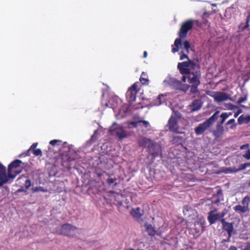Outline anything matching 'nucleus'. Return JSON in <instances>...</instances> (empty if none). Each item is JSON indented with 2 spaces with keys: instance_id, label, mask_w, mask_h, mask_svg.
<instances>
[{
  "instance_id": "nucleus-1",
  "label": "nucleus",
  "mask_w": 250,
  "mask_h": 250,
  "mask_svg": "<svg viewBox=\"0 0 250 250\" xmlns=\"http://www.w3.org/2000/svg\"><path fill=\"white\" fill-rule=\"evenodd\" d=\"M22 161L16 159L12 162L8 166V174H6V167L0 162V187L8 182L10 179H14L17 175L19 174L21 171H17L15 174H12L13 168L19 167Z\"/></svg>"
},
{
  "instance_id": "nucleus-2",
  "label": "nucleus",
  "mask_w": 250,
  "mask_h": 250,
  "mask_svg": "<svg viewBox=\"0 0 250 250\" xmlns=\"http://www.w3.org/2000/svg\"><path fill=\"white\" fill-rule=\"evenodd\" d=\"M193 26V21L192 19L187 20L182 23L178 33L179 38L175 40L174 43L175 47L172 48V53H175L179 51V48L181 47L182 45V39L187 37L188 32L192 28Z\"/></svg>"
},
{
  "instance_id": "nucleus-3",
  "label": "nucleus",
  "mask_w": 250,
  "mask_h": 250,
  "mask_svg": "<svg viewBox=\"0 0 250 250\" xmlns=\"http://www.w3.org/2000/svg\"><path fill=\"white\" fill-rule=\"evenodd\" d=\"M220 112L216 111L210 118L206 121L200 124L195 129V133L197 135H200L209 128L218 118Z\"/></svg>"
},
{
  "instance_id": "nucleus-4",
  "label": "nucleus",
  "mask_w": 250,
  "mask_h": 250,
  "mask_svg": "<svg viewBox=\"0 0 250 250\" xmlns=\"http://www.w3.org/2000/svg\"><path fill=\"white\" fill-rule=\"evenodd\" d=\"M198 64L193 61L188 60V61L179 62L177 68L181 74H188Z\"/></svg>"
},
{
  "instance_id": "nucleus-5",
  "label": "nucleus",
  "mask_w": 250,
  "mask_h": 250,
  "mask_svg": "<svg viewBox=\"0 0 250 250\" xmlns=\"http://www.w3.org/2000/svg\"><path fill=\"white\" fill-rule=\"evenodd\" d=\"M242 205H237L233 208V210L238 213H245L249 212L250 209L249 205L250 204V197L248 195L244 197L242 201Z\"/></svg>"
},
{
  "instance_id": "nucleus-6",
  "label": "nucleus",
  "mask_w": 250,
  "mask_h": 250,
  "mask_svg": "<svg viewBox=\"0 0 250 250\" xmlns=\"http://www.w3.org/2000/svg\"><path fill=\"white\" fill-rule=\"evenodd\" d=\"M188 74V82L189 83L200 84V79L201 77V72L199 64L195 66Z\"/></svg>"
},
{
  "instance_id": "nucleus-7",
  "label": "nucleus",
  "mask_w": 250,
  "mask_h": 250,
  "mask_svg": "<svg viewBox=\"0 0 250 250\" xmlns=\"http://www.w3.org/2000/svg\"><path fill=\"white\" fill-rule=\"evenodd\" d=\"M139 82L133 83L128 89L126 93V98L130 104L134 102L136 99V94L139 91L138 89Z\"/></svg>"
},
{
  "instance_id": "nucleus-8",
  "label": "nucleus",
  "mask_w": 250,
  "mask_h": 250,
  "mask_svg": "<svg viewBox=\"0 0 250 250\" xmlns=\"http://www.w3.org/2000/svg\"><path fill=\"white\" fill-rule=\"evenodd\" d=\"M77 229V228L74 226L69 224H64L61 226L59 233L69 237H73L75 235V231Z\"/></svg>"
},
{
  "instance_id": "nucleus-9",
  "label": "nucleus",
  "mask_w": 250,
  "mask_h": 250,
  "mask_svg": "<svg viewBox=\"0 0 250 250\" xmlns=\"http://www.w3.org/2000/svg\"><path fill=\"white\" fill-rule=\"evenodd\" d=\"M207 95L214 98V101L217 103H220L229 99V95L224 92L219 91H208Z\"/></svg>"
},
{
  "instance_id": "nucleus-10",
  "label": "nucleus",
  "mask_w": 250,
  "mask_h": 250,
  "mask_svg": "<svg viewBox=\"0 0 250 250\" xmlns=\"http://www.w3.org/2000/svg\"><path fill=\"white\" fill-rule=\"evenodd\" d=\"M147 151L149 153L155 157L161 153L162 148L161 146L154 141H152L151 143L147 146Z\"/></svg>"
},
{
  "instance_id": "nucleus-11",
  "label": "nucleus",
  "mask_w": 250,
  "mask_h": 250,
  "mask_svg": "<svg viewBox=\"0 0 250 250\" xmlns=\"http://www.w3.org/2000/svg\"><path fill=\"white\" fill-rule=\"evenodd\" d=\"M76 153L75 152L69 153L66 155L62 156V165L67 168L71 167V162L75 161L76 159Z\"/></svg>"
},
{
  "instance_id": "nucleus-12",
  "label": "nucleus",
  "mask_w": 250,
  "mask_h": 250,
  "mask_svg": "<svg viewBox=\"0 0 250 250\" xmlns=\"http://www.w3.org/2000/svg\"><path fill=\"white\" fill-rule=\"evenodd\" d=\"M190 231L194 238H198L204 231L203 225L199 222H195L193 227L190 229Z\"/></svg>"
},
{
  "instance_id": "nucleus-13",
  "label": "nucleus",
  "mask_w": 250,
  "mask_h": 250,
  "mask_svg": "<svg viewBox=\"0 0 250 250\" xmlns=\"http://www.w3.org/2000/svg\"><path fill=\"white\" fill-rule=\"evenodd\" d=\"M168 126L169 131L171 132L182 134V132L178 131V125L177 119L173 116H171L168 120Z\"/></svg>"
},
{
  "instance_id": "nucleus-14",
  "label": "nucleus",
  "mask_w": 250,
  "mask_h": 250,
  "mask_svg": "<svg viewBox=\"0 0 250 250\" xmlns=\"http://www.w3.org/2000/svg\"><path fill=\"white\" fill-rule=\"evenodd\" d=\"M220 221L222 224V229L227 232L228 238H229L233 230V224L226 221L224 218L221 219Z\"/></svg>"
},
{
  "instance_id": "nucleus-15",
  "label": "nucleus",
  "mask_w": 250,
  "mask_h": 250,
  "mask_svg": "<svg viewBox=\"0 0 250 250\" xmlns=\"http://www.w3.org/2000/svg\"><path fill=\"white\" fill-rule=\"evenodd\" d=\"M216 210L210 211L208 213V220L210 225L214 224L220 218L219 213H214Z\"/></svg>"
},
{
  "instance_id": "nucleus-16",
  "label": "nucleus",
  "mask_w": 250,
  "mask_h": 250,
  "mask_svg": "<svg viewBox=\"0 0 250 250\" xmlns=\"http://www.w3.org/2000/svg\"><path fill=\"white\" fill-rule=\"evenodd\" d=\"M203 103L200 99L194 100L189 105L192 112L199 110L202 106Z\"/></svg>"
},
{
  "instance_id": "nucleus-17",
  "label": "nucleus",
  "mask_w": 250,
  "mask_h": 250,
  "mask_svg": "<svg viewBox=\"0 0 250 250\" xmlns=\"http://www.w3.org/2000/svg\"><path fill=\"white\" fill-rule=\"evenodd\" d=\"M151 139H148L145 137L141 136L137 139V142L140 146H142L144 147H147V146L149 145L150 143H151Z\"/></svg>"
},
{
  "instance_id": "nucleus-18",
  "label": "nucleus",
  "mask_w": 250,
  "mask_h": 250,
  "mask_svg": "<svg viewBox=\"0 0 250 250\" xmlns=\"http://www.w3.org/2000/svg\"><path fill=\"white\" fill-rule=\"evenodd\" d=\"M111 201L112 202V203L119 207H120L122 206L123 203L122 201L120 200L122 196L119 194H114L111 195L110 197Z\"/></svg>"
},
{
  "instance_id": "nucleus-19",
  "label": "nucleus",
  "mask_w": 250,
  "mask_h": 250,
  "mask_svg": "<svg viewBox=\"0 0 250 250\" xmlns=\"http://www.w3.org/2000/svg\"><path fill=\"white\" fill-rule=\"evenodd\" d=\"M250 167V163H245L244 164H242L239 166V168L238 169L235 168H227L225 172L227 173L228 172H237L239 171H241L246 169L247 167Z\"/></svg>"
},
{
  "instance_id": "nucleus-20",
  "label": "nucleus",
  "mask_w": 250,
  "mask_h": 250,
  "mask_svg": "<svg viewBox=\"0 0 250 250\" xmlns=\"http://www.w3.org/2000/svg\"><path fill=\"white\" fill-rule=\"evenodd\" d=\"M224 132L223 126L221 125L217 124L216 129L214 130L212 133L215 139H218L223 135Z\"/></svg>"
},
{
  "instance_id": "nucleus-21",
  "label": "nucleus",
  "mask_w": 250,
  "mask_h": 250,
  "mask_svg": "<svg viewBox=\"0 0 250 250\" xmlns=\"http://www.w3.org/2000/svg\"><path fill=\"white\" fill-rule=\"evenodd\" d=\"M170 142L172 145L179 146L183 144L185 142V139L181 136L173 135L171 137Z\"/></svg>"
},
{
  "instance_id": "nucleus-22",
  "label": "nucleus",
  "mask_w": 250,
  "mask_h": 250,
  "mask_svg": "<svg viewBox=\"0 0 250 250\" xmlns=\"http://www.w3.org/2000/svg\"><path fill=\"white\" fill-rule=\"evenodd\" d=\"M144 226L146 228V231L147 232L148 235L154 236L156 234V231L152 227V225L146 223Z\"/></svg>"
},
{
  "instance_id": "nucleus-23",
  "label": "nucleus",
  "mask_w": 250,
  "mask_h": 250,
  "mask_svg": "<svg viewBox=\"0 0 250 250\" xmlns=\"http://www.w3.org/2000/svg\"><path fill=\"white\" fill-rule=\"evenodd\" d=\"M116 135L120 139L126 137L127 135L123 126H118L115 129Z\"/></svg>"
},
{
  "instance_id": "nucleus-24",
  "label": "nucleus",
  "mask_w": 250,
  "mask_h": 250,
  "mask_svg": "<svg viewBox=\"0 0 250 250\" xmlns=\"http://www.w3.org/2000/svg\"><path fill=\"white\" fill-rule=\"evenodd\" d=\"M250 122V116L249 115H241L238 119V123L239 125L248 124Z\"/></svg>"
},
{
  "instance_id": "nucleus-25",
  "label": "nucleus",
  "mask_w": 250,
  "mask_h": 250,
  "mask_svg": "<svg viewBox=\"0 0 250 250\" xmlns=\"http://www.w3.org/2000/svg\"><path fill=\"white\" fill-rule=\"evenodd\" d=\"M194 211V210L188 206L186 205L184 206L183 213L185 216L189 217L193 214Z\"/></svg>"
},
{
  "instance_id": "nucleus-26",
  "label": "nucleus",
  "mask_w": 250,
  "mask_h": 250,
  "mask_svg": "<svg viewBox=\"0 0 250 250\" xmlns=\"http://www.w3.org/2000/svg\"><path fill=\"white\" fill-rule=\"evenodd\" d=\"M130 214L133 217L136 218H140L143 215V213L141 212V210L139 208H132Z\"/></svg>"
},
{
  "instance_id": "nucleus-27",
  "label": "nucleus",
  "mask_w": 250,
  "mask_h": 250,
  "mask_svg": "<svg viewBox=\"0 0 250 250\" xmlns=\"http://www.w3.org/2000/svg\"><path fill=\"white\" fill-rule=\"evenodd\" d=\"M166 95L165 96L163 94L159 95L157 98L154 101V104L156 105H159L162 103H165L166 102Z\"/></svg>"
},
{
  "instance_id": "nucleus-28",
  "label": "nucleus",
  "mask_w": 250,
  "mask_h": 250,
  "mask_svg": "<svg viewBox=\"0 0 250 250\" xmlns=\"http://www.w3.org/2000/svg\"><path fill=\"white\" fill-rule=\"evenodd\" d=\"M139 80L141 83L143 85H148L149 83L147 74L145 72L142 73Z\"/></svg>"
},
{
  "instance_id": "nucleus-29",
  "label": "nucleus",
  "mask_w": 250,
  "mask_h": 250,
  "mask_svg": "<svg viewBox=\"0 0 250 250\" xmlns=\"http://www.w3.org/2000/svg\"><path fill=\"white\" fill-rule=\"evenodd\" d=\"M232 115V113L231 112H229V113H227V112H223L222 113L221 115H220V117L222 118V120L221 121H220V123H218V124H220L221 125H222L225 122V120L230 115Z\"/></svg>"
},
{
  "instance_id": "nucleus-30",
  "label": "nucleus",
  "mask_w": 250,
  "mask_h": 250,
  "mask_svg": "<svg viewBox=\"0 0 250 250\" xmlns=\"http://www.w3.org/2000/svg\"><path fill=\"white\" fill-rule=\"evenodd\" d=\"M165 240L166 241L165 243L169 245H175L178 243L177 238L175 237H171L169 239L166 238Z\"/></svg>"
},
{
  "instance_id": "nucleus-31",
  "label": "nucleus",
  "mask_w": 250,
  "mask_h": 250,
  "mask_svg": "<svg viewBox=\"0 0 250 250\" xmlns=\"http://www.w3.org/2000/svg\"><path fill=\"white\" fill-rule=\"evenodd\" d=\"M32 191L33 192H46L48 191L47 189L44 188L43 187L41 186L36 187L32 188Z\"/></svg>"
},
{
  "instance_id": "nucleus-32",
  "label": "nucleus",
  "mask_w": 250,
  "mask_h": 250,
  "mask_svg": "<svg viewBox=\"0 0 250 250\" xmlns=\"http://www.w3.org/2000/svg\"><path fill=\"white\" fill-rule=\"evenodd\" d=\"M199 84H191L190 92L192 94H195L196 93H199V91L198 89V86Z\"/></svg>"
},
{
  "instance_id": "nucleus-33",
  "label": "nucleus",
  "mask_w": 250,
  "mask_h": 250,
  "mask_svg": "<svg viewBox=\"0 0 250 250\" xmlns=\"http://www.w3.org/2000/svg\"><path fill=\"white\" fill-rule=\"evenodd\" d=\"M183 48H184L186 50V51L187 53H189V50L190 48V44L189 42L188 41H185L183 43Z\"/></svg>"
},
{
  "instance_id": "nucleus-34",
  "label": "nucleus",
  "mask_w": 250,
  "mask_h": 250,
  "mask_svg": "<svg viewBox=\"0 0 250 250\" xmlns=\"http://www.w3.org/2000/svg\"><path fill=\"white\" fill-rule=\"evenodd\" d=\"M235 119H230L229 120L227 123H226V125H231L230 126V129H233L234 128L236 125H237V124L235 123Z\"/></svg>"
},
{
  "instance_id": "nucleus-35",
  "label": "nucleus",
  "mask_w": 250,
  "mask_h": 250,
  "mask_svg": "<svg viewBox=\"0 0 250 250\" xmlns=\"http://www.w3.org/2000/svg\"><path fill=\"white\" fill-rule=\"evenodd\" d=\"M250 21V13H249V15L247 17V19L246 21V24L244 26L241 27V30H244L247 28L249 27V21Z\"/></svg>"
},
{
  "instance_id": "nucleus-36",
  "label": "nucleus",
  "mask_w": 250,
  "mask_h": 250,
  "mask_svg": "<svg viewBox=\"0 0 250 250\" xmlns=\"http://www.w3.org/2000/svg\"><path fill=\"white\" fill-rule=\"evenodd\" d=\"M31 186V182L30 179H27L24 183V187L26 189H28Z\"/></svg>"
},
{
  "instance_id": "nucleus-37",
  "label": "nucleus",
  "mask_w": 250,
  "mask_h": 250,
  "mask_svg": "<svg viewBox=\"0 0 250 250\" xmlns=\"http://www.w3.org/2000/svg\"><path fill=\"white\" fill-rule=\"evenodd\" d=\"M33 153L35 156H42V150L40 148H37L36 150H34V151H33Z\"/></svg>"
},
{
  "instance_id": "nucleus-38",
  "label": "nucleus",
  "mask_w": 250,
  "mask_h": 250,
  "mask_svg": "<svg viewBox=\"0 0 250 250\" xmlns=\"http://www.w3.org/2000/svg\"><path fill=\"white\" fill-rule=\"evenodd\" d=\"M62 143V141H61L60 140H56L55 139V140H53L50 141V142H49V144L53 146H55L58 145V143Z\"/></svg>"
},
{
  "instance_id": "nucleus-39",
  "label": "nucleus",
  "mask_w": 250,
  "mask_h": 250,
  "mask_svg": "<svg viewBox=\"0 0 250 250\" xmlns=\"http://www.w3.org/2000/svg\"><path fill=\"white\" fill-rule=\"evenodd\" d=\"M180 54V60H183L185 59H188V60H189L188 55L184 53L183 51H181Z\"/></svg>"
},
{
  "instance_id": "nucleus-40",
  "label": "nucleus",
  "mask_w": 250,
  "mask_h": 250,
  "mask_svg": "<svg viewBox=\"0 0 250 250\" xmlns=\"http://www.w3.org/2000/svg\"><path fill=\"white\" fill-rule=\"evenodd\" d=\"M38 145L37 143H33L31 146L30 148L27 150V152H29L30 151L32 150V152L34 151V150L37 149V146Z\"/></svg>"
},
{
  "instance_id": "nucleus-41",
  "label": "nucleus",
  "mask_w": 250,
  "mask_h": 250,
  "mask_svg": "<svg viewBox=\"0 0 250 250\" xmlns=\"http://www.w3.org/2000/svg\"><path fill=\"white\" fill-rule=\"evenodd\" d=\"M139 122H140V124H142L143 126L145 127H147L149 125V123L148 121H145V120H139Z\"/></svg>"
},
{
  "instance_id": "nucleus-42",
  "label": "nucleus",
  "mask_w": 250,
  "mask_h": 250,
  "mask_svg": "<svg viewBox=\"0 0 250 250\" xmlns=\"http://www.w3.org/2000/svg\"><path fill=\"white\" fill-rule=\"evenodd\" d=\"M247 100V96H245L244 97H240L238 101H237V103L238 104H240L243 102H244L245 101H246Z\"/></svg>"
},
{
  "instance_id": "nucleus-43",
  "label": "nucleus",
  "mask_w": 250,
  "mask_h": 250,
  "mask_svg": "<svg viewBox=\"0 0 250 250\" xmlns=\"http://www.w3.org/2000/svg\"><path fill=\"white\" fill-rule=\"evenodd\" d=\"M243 156L248 160L250 159V149H248L245 154Z\"/></svg>"
},
{
  "instance_id": "nucleus-44",
  "label": "nucleus",
  "mask_w": 250,
  "mask_h": 250,
  "mask_svg": "<svg viewBox=\"0 0 250 250\" xmlns=\"http://www.w3.org/2000/svg\"><path fill=\"white\" fill-rule=\"evenodd\" d=\"M140 124L139 121L137 122H131L129 123V125H131L133 127H136Z\"/></svg>"
},
{
  "instance_id": "nucleus-45",
  "label": "nucleus",
  "mask_w": 250,
  "mask_h": 250,
  "mask_svg": "<svg viewBox=\"0 0 250 250\" xmlns=\"http://www.w3.org/2000/svg\"><path fill=\"white\" fill-rule=\"evenodd\" d=\"M116 180V178H108L107 180V183L109 185H111Z\"/></svg>"
},
{
  "instance_id": "nucleus-46",
  "label": "nucleus",
  "mask_w": 250,
  "mask_h": 250,
  "mask_svg": "<svg viewBox=\"0 0 250 250\" xmlns=\"http://www.w3.org/2000/svg\"><path fill=\"white\" fill-rule=\"evenodd\" d=\"M27 189L24 188V187H21L20 188L18 189V191L19 192H26L27 191Z\"/></svg>"
},
{
  "instance_id": "nucleus-47",
  "label": "nucleus",
  "mask_w": 250,
  "mask_h": 250,
  "mask_svg": "<svg viewBox=\"0 0 250 250\" xmlns=\"http://www.w3.org/2000/svg\"><path fill=\"white\" fill-rule=\"evenodd\" d=\"M193 24L195 23L197 25V26H198V27H200L202 26V23L201 22H200L198 20H193Z\"/></svg>"
},
{
  "instance_id": "nucleus-48",
  "label": "nucleus",
  "mask_w": 250,
  "mask_h": 250,
  "mask_svg": "<svg viewBox=\"0 0 250 250\" xmlns=\"http://www.w3.org/2000/svg\"><path fill=\"white\" fill-rule=\"evenodd\" d=\"M242 112V110L241 109H239L237 110V111L236 112H235L234 113V117L235 118H236L238 117V116Z\"/></svg>"
},
{
  "instance_id": "nucleus-49",
  "label": "nucleus",
  "mask_w": 250,
  "mask_h": 250,
  "mask_svg": "<svg viewBox=\"0 0 250 250\" xmlns=\"http://www.w3.org/2000/svg\"><path fill=\"white\" fill-rule=\"evenodd\" d=\"M249 147V144H245V145H242V146H240V149H246V148H248Z\"/></svg>"
},
{
  "instance_id": "nucleus-50",
  "label": "nucleus",
  "mask_w": 250,
  "mask_h": 250,
  "mask_svg": "<svg viewBox=\"0 0 250 250\" xmlns=\"http://www.w3.org/2000/svg\"><path fill=\"white\" fill-rule=\"evenodd\" d=\"M243 250H250V244H248Z\"/></svg>"
},
{
  "instance_id": "nucleus-51",
  "label": "nucleus",
  "mask_w": 250,
  "mask_h": 250,
  "mask_svg": "<svg viewBox=\"0 0 250 250\" xmlns=\"http://www.w3.org/2000/svg\"><path fill=\"white\" fill-rule=\"evenodd\" d=\"M147 53L146 51H145L144 52L143 57L146 58L147 57Z\"/></svg>"
},
{
  "instance_id": "nucleus-52",
  "label": "nucleus",
  "mask_w": 250,
  "mask_h": 250,
  "mask_svg": "<svg viewBox=\"0 0 250 250\" xmlns=\"http://www.w3.org/2000/svg\"><path fill=\"white\" fill-rule=\"evenodd\" d=\"M186 79H187V78L186 76H183L182 78V81L183 82H186Z\"/></svg>"
},
{
  "instance_id": "nucleus-53",
  "label": "nucleus",
  "mask_w": 250,
  "mask_h": 250,
  "mask_svg": "<svg viewBox=\"0 0 250 250\" xmlns=\"http://www.w3.org/2000/svg\"><path fill=\"white\" fill-rule=\"evenodd\" d=\"M229 250H237V249L236 247H235L234 246H231L229 248Z\"/></svg>"
},
{
  "instance_id": "nucleus-54",
  "label": "nucleus",
  "mask_w": 250,
  "mask_h": 250,
  "mask_svg": "<svg viewBox=\"0 0 250 250\" xmlns=\"http://www.w3.org/2000/svg\"><path fill=\"white\" fill-rule=\"evenodd\" d=\"M220 217L223 218L225 215V213H221V214H220Z\"/></svg>"
},
{
  "instance_id": "nucleus-55",
  "label": "nucleus",
  "mask_w": 250,
  "mask_h": 250,
  "mask_svg": "<svg viewBox=\"0 0 250 250\" xmlns=\"http://www.w3.org/2000/svg\"><path fill=\"white\" fill-rule=\"evenodd\" d=\"M25 155H27V156H29L30 155V154H29V152H27V151L25 152Z\"/></svg>"
},
{
  "instance_id": "nucleus-56",
  "label": "nucleus",
  "mask_w": 250,
  "mask_h": 250,
  "mask_svg": "<svg viewBox=\"0 0 250 250\" xmlns=\"http://www.w3.org/2000/svg\"><path fill=\"white\" fill-rule=\"evenodd\" d=\"M248 185H249V187L250 188V180H249Z\"/></svg>"
},
{
  "instance_id": "nucleus-57",
  "label": "nucleus",
  "mask_w": 250,
  "mask_h": 250,
  "mask_svg": "<svg viewBox=\"0 0 250 250\" xmlns=\"http://www.w3.org/2000/svg\"><path fill=\"white\" fill-rule=\"evenodd\" d=\"M177 83H178L179 84H181V82H179V81H177Z\"/></svg>"
},
{
  "instance_id": "nucleus-58",
  "label": "nucleus",
  "mask_w": 250,
  "mask_h": 250,
  "mask_svg": "<svg viewBox=\"0 0 250 250\" xmlns=\"http://www.w3.org/2000/svg\"><path fill=\"white\" fill-rule=\"evenodd\" d=\"M249 79H250V76H249Z\"/></svg>"
}]
</instances>
